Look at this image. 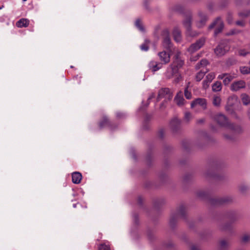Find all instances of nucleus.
Wrapping results in <instances>:
<instances>
[{
	"mask_svg": "<svg viewBox=\"0 0 250 250\" xmlns=\"http://www.w3.org/2000/svg\"><path fill=\"white\" fill-rule=\"evenodd\" d=\"M214 119L219 125L225 127L227 131L231 132L230 135L226 133H224L223 135L224 137L228 140L233 139L234 134L239 133L242 130L241 127L239 125L229 122L228 118L223 114L219 113L216 114L214 117Z\"/></svg>",
	"mask_w": 250,
	"mask_h": 250,
	"instance_id": "nucleus-1",
	"label": "nucleus"
},
{
	"mask_svg": "<svg viewBox=\"0 0 250 250\" xmlns=\"http://www.w3.org/2000/svg\"><path fill=\"white\" fill-rule=\"evenodd\" d=\"M192 16L189 12L187 14L183 21L182 23L183 26L186 28V34L189 37H196L199 35V32L193 30L191 28Z\"/></svg>",
	"mask_w": 250,
	"mask_h": 250,
	"instance_id": "nucleus-2",
	"label": "nucleus"
},
{
	"mask_svg": "<svg viewBox=\"0 0 250 250\" xmlns=\"http://www.w3.org/2000/svg\"><path fill=\"white\" fill-rule=\"evenodd\" d=\"M237 101V97L236 96H230L228 99L227 104L225 106L226 110L235 119H239L238 116L234 110L233 106Z\"/></svg>",
	"mask_w": 250,
	"mask_h": 250,
	"instance_id": "nucleus-3",
	"label": "nucleus"
},
{
	"mask_svg": "<svg viewBox=\"0 0 250 250\" xmlns=\"http://www.w3.org/2000/svg\"><path fill=\"white\" fill-rule=\"evenodd\" d=\"M224 23L220 17H217L209 26V29H214V34L216 36L224 28Z\"/></svg>",
	"mask_w": 250,
	"mask_h": 250,
	"instance_id": "nucleus-4",
	"label": "nucleus"
},
{
	"mask_svg": "<svg viewBox=\"0 0 250 250\" xmlns=\"http://www.w3.org/2000/svg\"><path fill=\"white\" fill-rule=\"evenodd\" d=\"M229 49V42L227 41H223L214 49V52L218 56H223Z\"/></svg>",
	"mask_w": 250,
	"mask_h": 250,
	"instance_id": "nucleus-5",
	"label": "nucleus"
},
{
	"mask_svg": "<svg viewBox=\"0 0 250 250\" xmlns=\"http://www.w3.org/2000/svg\"><path fill=\"white\" fill-rule=\"evenodd\" d=\"M186 213V208L184 205H181L178 208L176 214L171 216L169 224L171 226L173 227L178 217H184Z\"/></svg>",
	"mask_w": 250,
	"mask_h": 250,
	"instance_id": "nucleus-6",
	"label": "nucleus"
},
{
	"mask_svg": "<svg viewBox=\"0 0 250 250\" xmlns=\"http://www.w3.org/2000/svg\"><path fill=\"white\" fill-rule=\"evenodd\" d=\"M163 37V46L167 50H171L172 47V43L169 36V32L167 29H165L163 30L162 33Z\"/></svg>",
	"mask_w": 250,
	"mask_h": 250,
	"instance_id": "nucleus-7",
	"label": "nucleus"
},
{
	"mask_svg": "<svg viewBox=\"0 0 250 250\" xmlns=\"http://www.w3.org/2000/svg\"><path fill=\"white\" fill-rule=\"evenodd\" d=\"M208 20L207 14L202 11H199L197 13V19L196 20V25L198 28L203 27Z\"/></svg>",
	"mask_w": 250,
	"mask_h": 250,
	"instance_id": "nucleus-8",
	"label": "nucleus"
},
{
	"mask_svg": "<svg viewBox=\"0 0 250 250\" xmlns=\"http://www.w3.org/2000/svg\"><path fill=\"white\" fill-rule=\"evenodd\" d=\"M232 200V198L230 196H225L212 199L210 202L211 204L214 205H221L230 203Z\"/></svg>",
	"mask_w": 250,
	"mask_h": 250,
	"instance_id": "nucleus-9",
	"label": "nucleus"
},
{
	"mask_svg": "<svg viewBox=\"0 0 250 250\" xmlns=\"http://www.w3.org/2000/svg\"><path fill=\"white\" fill-rule=\"evenodd\" d=\"M162 98H165L169 100L172 99V95L169 88H164L159 90L157 99V101H159Z\"/></svg>",
	"mask_w": 250,
	"mask_h": 250,
	"instance_id": "nucleus-10",
	"label": "nucleus"
},
{
	"mask_svg": "<svg viewBox=\"0 0 250 250\" xmlns=\"http://www.w3.org/2000/svg\"><path fill=\"white\" fill-rule=\"evenodd\" d=\"M246 83L243 80L236 81L232 83L230 89L232 91L236 92L246 87Z\"/></svg>",
	"mask_w": 250,
	"mask_h": 250,
	"instance_id": "nucleus-11",
	"label": "nucleus"
},
{
	"mask_svg": "<svg viewBox=\"0 0 250 250\" xmlns=\"http://www.w3.org/2000/svg\"><path fill=\"white\" fill-rule=\"evenodd\" d=\"M235 78L234 75H231L229 73H223L219 75L217 78L219 80H223V83L225 85H228L229 83Z\"/></svg>",
	"mask_w": 250,
	"mask_h": 250,
	"instance_id": "nucleus-12",
	"label": "nucleus"
},
{
	"mask_svg": "<svg viewBox=\"0 0 250 250\" xmlns=\"http://www.w3.org/2000/svg\"><path fill=\"white\" fill-rule=\"evenodd\" d=\"M180 53L178 52L174 57V60L170 65L173 66L177 71L181 68L184 64V61L179 57Z\"/></svg>",
	"mask_w": 250,
	"mask_h": 250,
	"instance_id": "nucleus-13",
	"label": "nucleus"
},
{
	"mask_svg": "<svg viewBox=\"0 0 250 250\" xmlns=\"http://www.w3.org/2000/svg\"><path fill=\"white\" fill-rule=\"evenodd\" d=\"M181 126V122L177 118H174L170 122V127L173 132H176L178 131Z\"/></svg>",
	"mask_w": 250,
	"mask_h": 250,
	"instance_id": "nucleus-14",
	"label": "nucleus"
},
{
	"mask_svg": "<svg viewBox=\"0 0 250 250\" xmlns=\"http://www.w3.org/2000/svg\"><path fill=\"white\" fill-rule=\"evenodd\" d=\"M161 63L163 64H167L170 61V54L166 51L160 52L158 53Z\"/></svg>",
	"mask_w": 250,
	"mask_h": 250,
	"instance_id": "nucleus-15",
	"label": "nucleus"
},
{
	"mask_svg": "<svg viewBox=\"0 0 250 250\" xmlns=\"http://www.w3.org/2000/svg\"><path fill=\"white\" fill-rule=\"evenodd\" d=\"M196 105H200L203 108L205 109L206 108V100L203 98H197L194 100L191 104V107L193 108Z\"/></svg>",
	"mask_w": 250,
	"mask_h": 250,
	"instance_id": "nucleus-16",
	"label": "nucleus"
},
{
	"mask_svg": "<svg viewBox=\"0 0 250 250\" xmlns=\"http://www.w3.org/2000/svg\"><path fill=\"white\" fill-rule=\"evenodd\" d=\"M162 63L157 62L156 61H152L150 62L148 64L149 68L152 70V71H156L162 67Z\"/></svg>",
	"mask_w": 250,
	"mask_h": 250,
	"instance_id": "nucleus-17",
	"label": "nucleus"
},
{
	"mask_svg": "<svg viewBox=\"0 0 250 250\" xmlns=\"http://www.w3.org/2000/svg\"><path fill=\"white\" fill-rule=\"evenodd\" d=\"M174 101L179 106H181L184 104L185 99L183 98V93L182 91H179L177 93L174 98Z\"/></svg>",
	"mask_w": 250,
	"mask_h": 250,
	"instance_id": "nucleus-18",
	"label": "nucleus"
},
{
	"mask_svg": "<svg viewBox=\"0 0 250 250\" xmlns=\"http://www.w3.org/2000/svg\"><path fill=\"white\" fill-rule=\"evenodd\" d=\"M173 36L176 42H180L182 39L181 30L178 27H175L173 30Z\"/></svg>",
	"mask_w": 250,
	"mask_h": 250,
	"instance_id": "nucleus-19",
	"label": "nucleus"
},
{
	"mask_svg": "<svg viewBox=\"0 0 250 250\" xmlns=\"http://www.w3.org/2000/svg\"><path fill=\"white\" fill-rule=\"evenodd\" d=\"M82 178V174L79 172H74L72 174V181L74 184H79Z\"/></svg>",
	"mask_w": 250,
	"mask_h": 250,
	"instance_id": "nucleus-20",
	"label": "nucleus"
},
{
	"mask_svg": "<svg viewBox=\"0 0 250 250\" xmlns=\"http://www.w3.org/2000/svg\"><path fill=\"white\" fill-rule=\"evenodd\" d=\"M178 71L176 70L175 67L170 65L168 67H167V71L166 72V77L170 79L175 74L177 73Z\"/></svg>",
	"mask_w": 250,
	"mask_h": 250,
	"instance_id": "nucleus-21",
	"label": "nucleus"
},
{
	"mask_svg": "<svg viewBox=\"0 0 250 250\" xmlns=\"http://www.w3.org/2000/svg\"><path fill=\"white\" fill-rule=\"evenodd\" d=\"M178 71L176 70L175 67L170 65L168 67H167V71L166 72V77L170 79L175 74L177 73Z\"/></svg>",
	"mask_w": 250,
	"mask_h": 250,
	"instance_id": "nucleus-22",
	"label": "nucleus"
},
{
	"mask_svg": "<svg viewBox=\"0 0 250 250\" xmlns=\"http://www.w3.org/2000/svg\"><path fill=\"white\" fill-rule=\"evenodd\" d=\"M208 64V62L206 59H202L199 63H197L195 66V68L197 69H201V70H206V67Z\"/></svg>",
	"mask_w": 250,
	"mask_h": 250,
	"instance_id": "nucleus-23",
	"label": "nucleus"
},
{
	"mask_svg": "<svg viewBox=\"0 0 250 250\" xmlns=\"http://www.w3.org/2000/svg\"><path fill=\"white\" fill-rule=\"evenodd\" d=\"M229 245V244L228 240L222 239L219 243L218 250H227V249Z\"/></svg>",
	"mask_w": 250,
	"mask_h": 250,
	"instance_id": "nucleus-24",
	"label": "nucleus"
},
{
	"mask_svg": "<svg viewBox=\"0 0 250 250\" xmlns=\"http://www.w3.org/2000/svg\"><path fill=\"white\" fill-rule=\"evenodd\" d=\"M29 24V21L26 19H21L16 23L18 27H27Z\"/></svg>",
	"mask_w": 250,
	"mask_h": 250,
	"instance_id": "nucleus-25",
	"label": "nucleus"
},
{
	"mask_svg": "<svg viewBox=\"0 0 250 250\" xmlns=\"http://www.w3.org/2000/svg\"><path fill=\"white\" fill-rule=\"evenodd\" d=\"M241 99L244 105L250 104V96L246 93H242L241 95Z\"/></svg>",
	"mask_w": 250,
	"mask_h": 250,
	"instance_id": "nucleus-26",
	"label": "nucleus"
},
{
	"mask_svg": "<svg viewBox=\"0 0 250 250\" xmlns=\"http://www.w3.org/2000/svg\"><path fill=\"white\" fill-rule=\"evenodd\" d=\"M222 84L219 81H217L213 83L212 85V90L213 92H219L222 90Z\"/></svg>",
	"mask_w": 250,
	"mask_h": 250,
	"instance_id": "nucleus-27",
	"label": "nucleus"
},
{
	"mask_svg": "<svg viewBox=\"0 0 250 250\" xmlns=\"http://www.w3.org/2000/svg\"><path fill=\"white\" fill-rule=\"evenodd\" d=\"M221 98L220 96L214 95L213 96L212 104L216 107H219L221 105Z\"/></svg>",
	"mask_w": 250,
	"mask_h": 250,
	"instance_id": "nucleus-28",
	"label": "nucleus"
},
{
	"mask_svg": "<svg viewBox=\"0 0 250 250\" xmlns=\"http://www.w3.org/2000/svg\"><path fill=\"white\" fill-rule=\"evenodd\" d=\"M110 121L106 116H103L102 120L99 123V126L101 128H103L104 126L109 125Z\"/></svg>",
	"mask_w": 250,
	"mask_h": 250,
	"instance_id": "nucleus-29",
	"label": "nucleus"
},
{
	"mask_svg": "<svg viewBox=\"0 0 250 250\" xmlns=\"http://www.w3.org/2000/svg\"><path fill=\"white\" fill-rule=\"evenodd\" d=\"M208 71V69L201 70L196 75V79L197 81H200L204 77L205 74Z\"/></svg>",
	"mask_w": 250,
	"mask_h": 250,
	"instance_id": "nucleus-30",
	"label": "nucleus"
},
{
	"mask_svg": "<svg viewBox=\"0 0 250 250\" xmlns=\"http://www.w3.org/2000/svg\"><path fill=\"white\" fill-rule=\"evenodd\" d=\"M150 42L148 39H145L144 43L140 46V48L142 51H146L149 49V44Z\"/></svg>",
	"mask_w": 250,
	"mask_h": 250,
	"instance_id": "nucleus-31",
	"label": "nucleus"
},
{
	"mask_svg": "<svg viewBox=\"0 0 250 250\" xmlns=\"http://www.w3.org/2000/svg\"><path fill=\"white\" fill-rule=\"evenodd\" d=\"M240 71L243 75L249 74H250V67L246 66H240Z\"/></svg>",
	"mask_w": 250,
	"mask_h": 250,
	"instance_id": "nucleus-32",
	"label": "nucleus"
},
{
	"mask_svg": "<svg viewBox=\"0 0 250 250\" xmlns=\"http://www.w3.org/2000/svg\"><path fill=\"white\" fill-rule=\"evenodd\" d=\"M238 16L242 18H246L250 16V10H246L238 13Z\"/></svg>",
	"mask_w": 250,
	"mask_h": 250,
	"instance_id": "nucleus-33",
	"label": "nucleus"
},
{
	"mask_svg": "<svg viewBox=\"0 0 250 250\" xmlns=\"http://www.w3.org/2000/svg\"><path fill=\"white\" fill-rule=\"evenodd\" d=\"M173 10L179 13H182L184 11V6L181 4H176L175 5L173 8Z\"/></svg>",
	"mask_w": 250,
	"mask_h": 250,
	"instance_id": "nucleus-34",
	"label": "nucleus"
},
{
	"mask_svg": "<svg viewBox=\"0 0 250 250\" xmlns=\"http://www.w3.org/2000/svg\"><path fill=\"white\" fill-rule=\"evenodd\" d=\"M205 42V39L204 38H200L195 43L196 45L198 46L197 48L202 47Z\"/></svg>",
	"mask_w": 250,
	"mask_h": 250,
	"instance_id": "nucleus-35",
	"label": "nucleus"
},
{
	"mask_svg": "<svg viewBox=\"0 0 250 250\" xmlns=\"http://www.w3.org/2000/svg\"><path fill=\"white\" fill-rule=\"evenodd\" d=\"M197 47H198V46L197 45H196L195 43H193L188 48V51L190 53H192L200 49V48H197Z\"/></svg>",
	"mask_w": 250,
	"mask_h": 250,
	"instance_id": "nucleus-36",
	"label": "nucleus"
},
{
	"mask_svg": "<svg viewBox=\"0 0 250 250\" xmlns=\"http://www.w3.org/2000/svg\"><path fill=\"white\" fill-rule=\"evenodd\" d=\"M241 31L236 29H232L226 33L227 36L236 35L240 33Z\"/></svg>",
	"mask_w": 250,
	"mask_h": 250,
	"instance_id": "nucleus-37",
	"label": "nucleus"
},
{
	"mask_svg": "<svg viewBox=\"0 0 250 250\" xmlns=\"http://www.w3.org/2000/svg\"><path fill=\"white\" fill-rule=\"evenodd\" d=\"M215 73L213 72H211L207 75L206 80L211 83L215 78Z\"/></svg>",
	"mask_w": 250,
	"mask_h": 250,
	"instance_id": "nucleus-38",
	"label": "nucleus"
},
{
	"mask_svg": "<svg viewBox=\"0 0 250 250\" xmlns=\"http://www.w3.org/2000/svg\"><path fill=\"white\" fill-rule=\"evenodd\" d=\"M135 25L140 31H144V28L143 27L140 20L138 19L136 21Z\"/></svg>",
	"mask_w": 250,
	"mask_h": 250,
	"instance_id": "nucleus-39",
	"label": "nucleus"
},
{
	"mask_svg": "<svg viewBox=\"0 0 250 250\" xmlns=\"http://www.w3.org/2000/svg\"><path fill=\"white\" fill-rule=\"evenodd\" d=\"M241 241L244 243H246L250 241V235L245 234L241 238Z\"/></svg>",
	"mask_w": 250,
	"mask_h": 250,
	"instance_id": "nucleus-40",
	"label": "nucleus"
},
{
	"mask_svg": "<svg viewBox=\"0 0 250 250\" xmlns=\"http://www.w3.org/2000/svg\"><path fill=\"white\" fill-rule=\"evenodd\" d=\"M184 94L185 97L187 99H190L192 97V95L190 92L188 91V86L185 88V91H184Z\"/></svg>",
	"mask_w": 250,
	"mask_h": 250,
	"instance_id": "nucleus-41",
	"label": "nucleus"
},
{
	"mask_svg": "<svg viewBox=\"0 0 250 250\" xmlns=\"http://www.w3.org/2000/svg\"><path fill=\"white\" fill-rule=\"evenodd\" d=\"M227 21L229 24H231L233 22V17L231 13L229 12L227 14Z\"/></svg>",
	"mask_w": 250,
	"mask_h": 250,
	"instance_id": "nucleus-42",
	"label": "nucleus"
},
{
	"mask_svg": "<svg viewBox=\"0 0 250 250\" xmlns=\"http://www.w3.org/2000/svg\"><path fill=\"white\" fill-rule=\"evenodd\" d=\"M235 24L238 26L244 27L246 25V21L244 20H239L235 22Z\"/></svg>",
	"mask_w": 250,
	"mask_h": 250,
	"instance_id": "nucleus-43",
	"label": "nucleus"
},
{
	"mask_svg": "<svg viewBox=\"0 0 250 250\" xmlns=\"http://www.w3.org/2000/svg\"><path fill=\"white\" fill-rule=\"evenodd\" d=\"M192 118L191 114L189 112H187L185 114V119L186 121L188 122Z\"/></svg>",
	"mask_w": 250,
	"mask_h": 250,
	"instance_id": "nucleus-44",
	"label": "nucleus"
},
{
	"mask_svg": "<svg viewBox=\"0 0 250 250\" xmlns=\"http://www.w3.org/2000/svg\"><path fill=\"white\" fill-rule=\"evenodd\" d=\"M99 250H110V248L108 245L101 244L99 247Z\"/></svg>",
	"mask_w": 250,
	"mask_h": 250,
	"instance_id": "nucleus-45",
	"label": "nucleus"
},
{
	"mask_svg": "<svg viewBox=\"0 0 250 250\" xmlns=\"http://www.w3.org/2000/svg\"><path fill=\"white\" fill-rule=\"evenodd\" d=\"M249 53V52L246 51L245 49H240L238 51L239 55L241 56H245Z\"/></svg>",
	"mask_w": 250,
	"mask_h": 250,
	"instance_id": "nucleus-46",
	"label": "nucleus"
},
{
	"mask_svg": "<svg viewBox=\"0 0 250 250\" xmlns=\"http://www.w3.org/2000/svg\"><path fill=\"white\" fill-rule=\"evenodd\" d=\"M249 189V187L245 185H242L239 187L240 190L242 192L244 193Z\"/></svg>",
	"mask_w": 250,
	"mask_h": 250,
	"instance_id": "nucleus-47",
	"label": "nucleus"
},
{
	"mask_svg": "<svg viewBox=\"0 0 250 250\" xmlns=\"http://www.w3.org/2000/svg\"><path fill=\"white\" fill-rule=\"evenodd\" d=\"M210 82H208V81L206 79L203 82V88L204 89H207L209 85V83Z\"/></svg>",
	"mask_w": 250,
	"mask_h": 250,
	"instance_id": "nucleus-48",
	"label": "nucleus"
},
{
	"mask_svg": "<svg viewBox=\"0 0 250 250\" xmlns=\"http://www.w3.org/2000/svg\"><path fill=\"white\" fill-rule=\"evenodd\" d=\"M126 116L125 113L121 112H117L116 113V117L119 119H123Z\"/></svg>",
	"mask_w": 250,
	"mask_h": 250,
	"instance_id": "nucleus-49",
	"label": "nucleus"
},
{
	"mask_svg": "<svg viewBox=\"0 0 250 250\" xmlns=\"http://www.w3.org/2000/svg\"><path fill=\"white\" fill-rule=\"evenodd\" d=\"M165 134V130L163 129H160L158 133V136L160 138H163Z\"/></svg>",
	"mask_w": 250,
	"mask_h": 250,
	"instance_id": "nucleus-50",
	"label": "nucleus"
},
{
	"mask_svg": "<svg viewBox=\"0 0 250 250\" xmlns=\"http://www.w3.org/2000/svg\"><path fill=\"white\" fill-rule=\"evenodd\" d=\"M155 97V94L154 93H151L150 96H149V97L148 98V99H147V101H148V103L146 105V106H147L149 104V103L150 101V100L151 99H152L153 98H154Z\"/></svg>",
	"mask_w": 250,
	"mask_h": 250,
	"instance_id": "nucleus-51",
	"label": "nucleus"
},
{
	"mask_svg": "<svg viewBox=\"0 0 250 250\" xmlns=\"http://www.w3.org/2000/svg\"><path fill=\"white\" fill-rule=\"evenodd\" d=\"M206 194L205 192L201 191L198 192V196L200 197L203 198L205 196Z\"/></svg>",
	"mask_w": 250,
	"mask_h": 250,
	"instance_id": "nucleus-52",
	"label": "nucleus"
},
{
	"mask_svg": "<svg viewBox=\"0 0 250 250\" xmlns=\"http://www.w3.org/2000/svg\"><path fill=\"white\" fill-rule=\"evenodd\" d=\"M205 174L206 177H212L214 176L213 174L210 173L209 171L206 172Z\"/></svg>",
	"mask_w": 250,
	"mask_h": 250,
	"instance_id": "nucleus-53",
	"label": "nucleus"
},
{
	"mask_svg": "<svg viewBox=\"0 0 250 250\" xmlns=\"http://www.w3.org/2000/svg\"><path fill=\"white\" fill-rule=\"evenodd\" d=\"M230 228H231L230 224H227L222 228V229H223V230H228V229H229Z\"/></svg>",
	"mask_w": 250,
	"mask_h": 250,
	"instance_id": "nucleus-54",
	"label": "nucleus"
},
{
	"mask_svg": "<svg viewBox=\"0 0 250 250\" xmlns=\"http://www.w3.org/2000/svg\"><path fill=\"white\" fill-rule=\"evenodd\" d=\"M236 218L235 215L233 214L232 215V216L229 217V219L232 222L236 220Z\"/></svg>",
	"mask_w": 250,
	"mask_h": 250,
	"instance_id": "nucleus-55",
	"label": "nucleus"
},
{
	"mask_svg": "<svg viewBox=\"0 0 250 250\" xmlns=\"http://www.w3.org/2000/svg\"><path fill=\"white\" fill-rule=\"evenodd\" d=\"M190 250H199V249L196 246L192 245L191 247Z\"/></svg>",
	"mask_w": 250,
	"mask_h": 250,
	"instance_id": "nucleus-56",
	"label": "nucleus"
},
{
	"mask_svg": "<svg viewBox=\"0 0 250 250\" xmlns=\"http://www.w3.org/2000/svg\"><path fill=\"white\" fill-rule=\"evenodd\" d=\"M204 122H205V119L203 118V119H201L198 120L197 121V123L198 124H202V123H203Z\"/></svg>",
	"mask_w": 250,
	"mask_h": 250,
	"instance_id": "nucleus-57",
	"label": "nucleus"
},
{
	"mask_svg": "<svg viewBox=\"0 0 250 250\" xmlns=\"http://www.w3.org/2000/svg\"><path fill=\"white\" fill-rule=\"evenodd\" d=\"M142 202H143V199L141 197H139L138 199V204L141 205L142 203Z\"/></svg>",
	"mask_w": 250,
	"mask_h": 250,
	"instance_id": "nucleus-58",
	"label": "nucleus"
},
{
	"mask_svg": "<svg viewBox=\"0 0 250 250\" xmlns=\"http://www.w3.org/2000/svg\"><path fill=\"white\" fill-rule=\"evenodd\" d=\"M144 6L146 9H148V4L146 0L144 1Z\"/></svg>",
	"mask_w": 250,
	"mask_h": 250,
	"instance_id": "nucleus-59",
	"label": "nucleus"
},
{
	"mask_svg": "<svg viewBox=\"0 0 250 250\" xmlns=\"http://www.w3.org/2000/svg\"><path fill=\"white\" fill-rule=\"evenodd\" d=\"M247 115L249 119L250 120V108L247 111Z\"/></svg>",
	"mask_w": 250,
	"mask_h": 250,
	"instance_id": "nucleus-60",
	"label": "nucleus"
},
{
	"mask_svg": "<svg viewBox=\"0 0 250 250\" xmlns=\"http://www.w3.org/2000/svg\"><path fill=\"white\" fill-rule=\"evenodd\" d=\"M4 21V19L3 17H0V22H3Z\"/></svg>",
	"mask_w": 250,
	"mask_h": 250,
	"instance_id": "nucleus-61",
	"label": "nucleus"
},
{
	"mask_svg": "<svg viewBox=\"0 0 250 250\" xmlns=\"http://www.w3.org/2000/svg\"><path fill=\"white\" fill-rule=\"evenodd\" d=\"M134 221L135 222H136L137 221V215H135L134 216Z\"/></svg>",
	"mask_w": 250,
	"mask_h": 250,
	"instance_id": "nucleus-62",
	"label": "nucleus"
},
{
	"mask_svg": "<svg viewBox=\"0 0 250 250\" xmlns=\"http://www.w3.org/2000/svg\"><path fill=\"white\" fill-rule=\"evenodd\" d=\"M199 57V55H198L197 59ZM191 61H195L196 60V59H193V58H191Z\"/></svg>",
	"mask_w": 250,
	"mask_h": 250,
	"instance_id": "nucleus-63",
	"label": "nucleus"
},
{
	"mask_svg": "<svg viewBox=\"0 0 250 250\" xmlns=\"http://www.w3.org/2000/svg\"><path fill=\"white\" fill-rule=\"evenodd\" d=\"M249 64L250 65V61L249 62Z\"/></svg>",
	"mask_w": 250,
	"mask_h": 250,
	"instance_id": "nucleus-64",
	"label": "nucleus"
}]
</instances>
